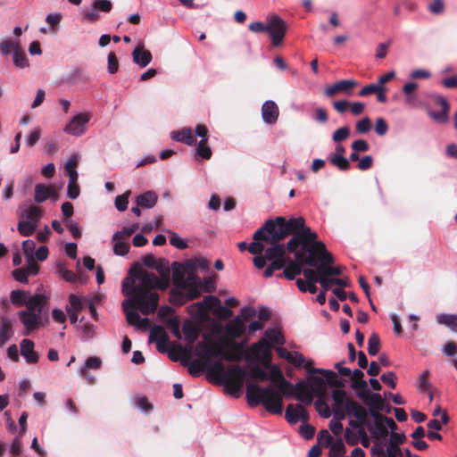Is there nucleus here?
<instances>
[{
	"instance_id": "412c9836",
	"label": "nucleus",
	"mask_w": 457,
	"mask_h": 457,
	"mask_svg": "<svg viewBox=\"0 0 457 457\" xmlns=\"http://www.w3.org/2000/svg\"><path fill=\"white\" fill-rule=\"evenodd\" d=\"M21 354L29 364H35L38 361V353L34 350L35 344L30 339H22L21 344Z\"/></svg>"
},
{
	"instance_id": "0eeeda50",
	"label": "nucleus",
	"mask_w": 457,
	"mask_h": 457,
	"mask_svg": "<svg viewBox=\"0 0 457 457\" xmlns=\"http://www.w3.org/2000/svg\"><path fill=\"white\" fill-rule=\"evenodd\" d=\"M286 218L279 216L275 220H268L262 228L253 234L254 240L265 243H278L288 236Z\"/></svg>"
},
{
	"instance_id": "4468645a",
	"label": "nucleus",
	"mask_w": 457,
	"mask_h": 457,
	"mask_svg": "<svg viewBox=\"0 0 457 457\" xmlns=\"http://www.w3.org/2000/svg\"><path fill=\"white\" fill-rule=\"evenodd\" d=\"M345 411L348 416L354 417V422L360 423V426H366L368 424L369 412L358 402L348 400Z\"/></svg>"
},
{
	"instance_id": "f03ea898",
	"label": "nucleus",
	"mask_w": 457,
	"mask_h": 457,
	"mask_svg": "<svg viewBox=\"0 0 457 457\" xmlns=\"http://www.w3.org/2000/svg\"><path fill=\"white\" fill-rule=\"evenodd\" d=\"M246 398L251 406L262 404L271 414H281L283 411V400L279 393L272 387H261L253 384L246 386Z\"/></svg>"
},
{
	"instance_id": "49530a36",
	"label": "nucleus",
	"mask_w": 457,
	"mask_h": 457,
	"mask_svg": "<svg viewBox=\"0 0 457 457\" xmlns=\"http://www.w3.org/2000/svg\"><path fill=\"white\" fill-rule=\"evenodd\" d=\"M328 160L332 165L337 167L342 171L348 170L351 168L349 160L345 156L329 155Z\"/></svg>"
},
{
	"instance_id": "a211bd4d",
	"label": "nucleus",
	"mask_w": 457,
	"mask_h": 457,
	"mask_svg": "<svg viewBox=\"0 0 457 457\" xmlns=\"http://www.w3.org/2000/svg\"><path fill=\"white\" fill-rule=\"evenodd\" d=\"M270 245V247H268L265 250V257L268 261L272 262H281L286 264V251L287 246L284 245L278 244V243H269Z\"/></svg>"
},
{
	"instance_id": "c85d7f7f",
	"label": "nucleus",
	"mask_w": 457,
	"mask_h": 457,
	"mask_svg": "<svg viewBox=\"0 0 457 457\" xmlns=\"http://www.w3.org/2000/svg\"><path fill=\"white\" fill-rule=\"evenodd\" d=\"M21 217L37 225L42 217V210L35 204H29L21 212Z\"/></svg>"
},
{
	"instance_id": "3c124183",
	"label": "nucleus",
	"mask_w": 457,
	"mask_h": 457,
	"mask_svg": "<svg viewBox=\"0 0 457 457\" xmlns=\"http://www.w3.org/2000/svg\"><path fill=\"white\" fill-rule=\"evenodd\" d=\"M13 63L18 68H26L29 67V63L25 53L20 47L18 50L14 51L12 54Z\"/></svg>"
},
{
	"instance_id": "473e14b6",
	"label": "nucleus",
	"mask_w": 457,
	"mask_h": 457,
	"mask_svg": "<svg viewBox=\"0 0 457 457\" xmlns=\"http://www.w3.org/2000/svg\"><path fill=\"white\" fill-rule=\"evenodd\" d=\"M32 296L23 290H12L10 295V301L14 305H26L27 308L28 303L30 302Z\"/></svg>"
},
{
	"instance_id": "13d9d810",
	"label": "nucleus",
	"mask_w": 457,
	"mask_h": 457,
	"mask_svg": "<svg viewBox=\"0 0 457 457\" xmlns=\"http://www.w3.org/2000/svg\"><path fill=\"white\" fill-rule=\"evenodd\" d=\"M350 136V129L347 126L341 127L332 134V140L336 143L345 140Z\"/></svg>"
},
{
	"instance_id": "bf43d9fd",
	"label": "nucleus",
	"mask_w": 457,
	"mask_h": 457,
	"mask_svg": "<svg viewBox=\"0 0 457 457\" xmlns=\"http://www.w3.org/2000/svg\"><path fill=\"white\" fill-rule=\"evenodd\" d=\"M315 267H316V270H312V269H309V268L302 270V273L303 274V276L308 283L318 282L320 278V275L319 273V265H317Z\"/></svg>"
},
{
	"instance_id": "4d7b16f0",
	"label": "nucleus",
	"mask_w": 457,
	"mask_h": 457,
	"mask_svg": "<svg viewBox=\"0 0 457 457\" xmlns=\"http://www.w3.org/2000/svg\"><path fill=\"white\" fill-rule=\"evenodd\" d=\"M277 386L280 392L286 396H290L295 392V386L291 382L285 379L284 377L281 378Z\"/></svg>"
},
{
	"instance_id": "e433bc0d",
	"label": "nucleus",
	"mask_w": 457,
	"mask_h": 457,
	"mask_svg": "<svg viewBox=\"0 0 457 457\" xmlns=\"http://www.w3.org/2000/svg\"><path fill=\"white\" fill-rule=\"evenodd\" d=\"M207 371L214 376L222 377L224 378V374L227 370H225V366L220 360L215 361L213 362H205Z\"/></svg>"
},
{
	"instance_id": "f257e3e1",
	"label": "nucleus",
	"mask_w": 457,
	"mask_h": 457,
	"mask_svg": "<svg viewBox=\"0 0 457 457\" xmlns=\"http://www.w3.org/2000/svg\"><path fill=\"white\" fill-rule=\"evenodd\" d=\"M168 287L167 278L159 280L153 272L141 270L131 272V277L122 281V294L126 299L121 306L128 323L145 329L149 326V319L142 318L137 310L144 315L154 313L159 304V295L154 289L165 290Z\"/></svg>"
},
{
	"instance_id": "58836bf2",
	"label": "nucleus",
	"mask_w": 457,
	"mask_h": 457,
	"mask_svg": "<svg viewBox=\"0 0 457 457\" xmlns=\"http://www.w3.org/2000/svg\"><path fill=\"white\" fill-rule=\"evenodd\" d=\"M349 426L355 430H358L359 442L363 447H368L370 445V439L366 430L364 429V426H360V423L354 422V420H349Z\"/></svg>"
},
{
	"instance_id": "cd10ccee",
	"label": "nucleus",
	"mask_w": 457,
	"mask_h": 457,
	"mask_svg": "<svg viewBox=\"0 0 457 457\" xmlns=\"http://www.w3.org/2000/svg\"><path fill=\"white\" fill-rule=\"evenodd\" d=\"M366 427L375 440L386 439L388 436V430L384 420L368 423Z\"/></svg>"
},
{
	"instance_id": "39448f33",
	"label": "nucleus",
	"mask_w": 457,
	"mask_h": 457,
	"mask_svg": "<svg viewBox=\"0 0 457 457\" xmlns=\"http://www.w3.org/2000/svg\"><path fill=\"white\" fill-rule=\"evenodd\" d=\"M197 355L202 357L205 362H210L214 357H221L229 361H237L241 358V350L238 345L219 344L216 342L206 343L200 341L195 346Z\"/></svg>"
},
{
	"instance_id": "6e6552de",
	"label": "nucleus",
	"mask_w": 457,
	"mask_h": 457,
	"mask_svg": "<svg viewBox=\"0 0 457 457\" xmlns=\"http://www.w3.org/2000/svg\"><path fill=\"white\" fill-rule=\"evenodd\" d=\"M200 295V278L195 274H189L177 288L170 290V302L180 305L188 300L197 298Z\"/></svg>"
},
{
	"instance_id": "ea45409f",
	"label": "nucleus",
	"mask_w": 457,
	"mask_h": 457,
	"mask_svg": "<svg viewBox=\"0 0 457 457\" xmlns=\"http://www.w3.org/2000/svg\"><path fill=\"white\" fill-rule=\"evenodd\" d=\"M169 340L168 334L161 326H154L151 328L149 333V342H163Z\"/></svg>"
},
{
	"instance_id": "423d86ee",
	"label": "nucleus",
	"mask_w": 457,
	"mask_h": 457,
	"mask_svg": "<svg viewBox=\"0 0 457 457\" xmlns=\"http://www.w3.org/2000/svg\"><path fill=\"white\" fill-rule=\"evenodd\" d=\"M295 259L302 263H307L308 266L329 265L334 262V258L324 243L317 239L310 243L307 247L300 248Z\"/></svg>"
},
{
	"instance_id": "8fccbe9b",
	"label": "nucleus",
	"mask_w": 457,
	"mask_h": 457,
	"mask_svg": "<svg viewBox=\"0 0 457 457\" xmlns=\"http://www.w3.org/2000/svg\"><path fill=\"white\" fill-rule=\"evenodd\" d=\"M186 266L192 271H195L196 270H205L209 267V262L206 258L199 257L188 261L186 263Z\"/></svg>"
},
{
	"instance_id": "20e7f679",
	"label": "nucleus",
	"mask_w": 457,
	"mask_h": 457,
	"mask_svg": "<svg viewBox=\"0 0 457 457\" xmlns=\"http://www.w3.org/2000/svg\"><path fill=\"white\" fill-rule=\"evenodd\" d=\"M46 297L43 294H36L31 297L28 307L18 312L21 323L24 327L23 335L29 336L40 327L45 326L42 318V312L46 303Z\"/></svg>"
},
{
	"instance_id": "b1692460",
	"label": "nucleus",
	"mask_w": 457,
	"mask_h": 457,
	"mask_svg": "<svg viewBox=\"0 0 457 457\" xmlns=\"http://www.w3.org/2000/svg\"><path fill=\"white\" fill-rule=\"evenodd\" d=\"M56 191L52 186H46L40 183L35 186L34 199L38 204L45 202L50 197L56 198Z\"/></svg>"
},
{
	"instance_id": "7c9ffc66",
	"label": "nucleus",
	"mask_w": 457,
	"mask_h": 457,
	"mask_svg": "<svg viewBox=\"0 0 457 457\" xmlns=\"http://www.w3.org/2000/svg\"><path fill=\"white\" fill-rule=\"evenodd\" d=\"M157 195L153 191H146L137 197V204L143 208L151 209L157 203Z\"/></svg>"
},
{
	"instance_id": "5701e85b",
	"label": "nucleus",
	"mask_w": 457,
	"mask_h": 457,
	"mask_svg": "<svg viewBox=\"0 0 457 457\" xmlns=\"http://www.w3.org/2000/svg\"><path fill=\"white\" fill-rule=\"evenodd\" d=\"M436 102L441 106V110L439 112H429V116L437 123H445L448 120L449 104L441 96L436 97Z\"/></svg>"
},
{
	"instance_id": "338daca9",
	"label": "nucleus",
	"mask_w": 457,
	"mask_h": 457,
	"mask_svg": "<svg viewBox=\"0 0 457 457\" xmlns=\"http://www.w3.org/2000/svg\"><path fill=\"white\" fill-rule=\"evenodd\" d=\"M311 380L312 385L310 386L312 393H321L325 389V380L318 376H312Z\"/></svg>"
},
{
	"instance_id": "bb28decb",
	"label": "nucleus",
	"mask_w": 457,
	"mask_h": 457,
	"mask_svg": "<svg viewBox=\"0 0 457 457\" xmlns=\"http://www.w3.org/2000/svg\"><path fill=\"white\" fill-rule=\"evenodd\" d=\"M170 137L173 140L184 143L190 146L195 145L196 143L193 131L190 128H183L180 130L173 131L171 132Z\"/></svg>"
},
{
	"instance_id": "69168bd1",
	"label": "nucleus",
	"mask_w": 457,
	"mask_h": 457,
	"mask_svg": "<svg viewBox=\"0 0 457 457\" xmlns=\"http://www.w3.org/2000/svg\"><path fill=\"white\" fill-rule=\"evenodd\" d=\"M166 326L171 331V333L177 337L181 338L180 330H179V323L176 317H171L166 320Z\"/></svg>"
},
{
	"instance_id": "c756f323",
	"label": "nucleus",
	"mask_w": 457,
	"mask_h": 457,
	"mask_svg": "<svg viewBox=\"0 0 457 457\" xmlns=\"http://www.w3.org/2000/svg\"><path fill=\"white\" fill-rule=\"evenodd\" d=\"M418 87V84L415 82H407L403 87V93L405 96V103L410 106H415L418 103V96L415 91Z\"/></svg>"
},
{
	"instance_id": "f3484780",
	"label": "nucleus",
	"mask_w": 457,
	"mask_h": 457,
	"mask_svg": "<svg viewBox=\"0 0 457 457\" xmlns=\"http://www.w3.org/2000/svg\"><path fill=\"white\" fill-rule=\"evenodd\" d=\"M279 115V110L274 101L267 100L262 106V118L266 124H274L277 122Z\"/></svg>"
},
{
	"instance_id": "aec40b11",
	"label": "nucleus",
	"mask_w": 457,
	"mask_h": 457,
	"mask_svg": "<svg viewBox=\"0 0 457 457\" xmlns=\"http://www.w3.org/2000/svg\"><path fill=\"white\" fill-rule=\"evenodd\" d=\"M308 418V412L302 405L289 404L286 409V419L290 424H296L299 420L306 421Z\"/></svg>"
},
{
	"instance_id": "f8f14e48",
	"label": "nucleus",
	"mask_w": 457,
	"mask_h": 457,
	"mask_svg": "<svg viewBox=\"0 0 457 457\" xmlns=\"http://www.w3.org/2000/svg\"><path fill=\"white\" fill-rule=\"evenodd\" d=\"M270 345L266 338H261L252 345L250 354L264 366H269L271 361Z\"/></svg>"
},
{
	"instance_id": "6ab92c4d",
	"label": "nucleus",
	"mask_w": 457,
	"mask_h": 457,
	"mask_svg": "<svg viewBox=\"0 0 457 457\" xmlns=\"http://www.w3.org/2000/svg\"><path fill=\"white\" fill-rule=\"evenodd\" d=\"M357 85L353 79H342L325 88L326 96L331 97L339 92L349 94L351 90Z\"/></svg>"
},
{
	"instance_id": "864d4df0",
	"label": "nucleus",
	"mask_w": 457,
	"mask_h": 457,
	"mask_svg": "<svg viewBox=\"0 0 457 457\" xmlns=\"http://www.w3.org/2000/svg\"><path fill=\"white\" fill-rule=\"evenodd\" d=\"M196 154L202 159L209 160L211 158L212 150L207 145V141H205V139H201L199 141L197 145Z\"/></svg>"
},
{
	"instance_id": "c9c22d12",
	"label": "nucleus",
	"mask_w": 457,
	"mask_h": 457,
	"mask_svg": "<svg viewBox=\"0 0 457 457\" xmlns=\"http://www.w3.org/2000/svg\"><path fill=\"white\" fill-rule=\"evenodd\" d=\"M270 345H283L285 339L281 332L277 328H268L264 333V337Z\"/></svg>"
},
{
	"instance_id": "e2e57ef3",
	"label": "nucleus",
	"mask_w": 457,
	"mask_h": 457,
	"mask_svg": "<svg viewBox=\"0 0 457 457\" xmlns=\"http://www.w3.org/2000/svg\"><path fill=\"white\" fill-rule=\"evenodd\" d=\"M429 376V370H425L420 376L418 381V388L420 391H429L432 388L431 383L428 381V378Z\"/></svg>"
},
{
	"instance_id": "6e6d98bb",
	"label": "nucleus",
	"mask_w": 457,
	"mask_h": 457,
	"mask_svg": "<svg viewBox=\"0 0 457 457\" xmlns=\"http://www.w3.org/2000/svg\"><path fill=\"white\" fill-rule=\"evenodd\" d=\"M81 16L84 20L94 22L99 20V11L92 4L91 7L84 10L81 12Z\"/></svg>"
},
{
	"instance_id": "c03bdc74",
	"label": "nucleus",
	"mask_w": 457,
	"mask_h": 457,
	"mask_svg": "<svg viewBox=\"0 0 457 457\" xmlns=\"http://www.w3.org/2000/svg\"><path fill=\"white\" fill-rule=\"evenodd\" d=\"M183 365L188 366V372L193 377H197L201 374V372L206 369L205 363L204 364L199 360H193L189 363L186 361V360H182Z\"/></svg>"
},
{
	"instance_id": "4c0bfd02",
	"label": "nucleus",
	"mask_w": 457,
	"mask_h": 457,
	"mask_svg": "<svg viewBox=\"0 0 457 457\" xmlns=\"http://www.w3.org/2000/svg\"><path fill=\"white\" fill-rule=\"evenodd\" d=\"M332 400L336 407L343 408L344 410H345L347 401L352 399L346 396V393L345 390L335 389L332 392Z\"/></svg>"
},
{
	"instance_id": "09e8293b",
	"label": "nucleus",
	"mask_w": 457,
	"mask_h": 457,
	"mask_svg": "<svg viewBox=\"0 0 457 457\" xmlns=\"http://www.w3.org/2000/svg\"><path fill=\"white\" fill-rule=\"evenodd\" d=\"M288 362L295 367L304 366L306 369L311 368L313 363L312 361H306L304 356L298 352L292 353V357H290Z\"/></svg>"
},
{
	"instance_id": "2eb2a0df",
	"label": "nucleus",
	"mask_w": 457,
	"mask_h": 457,
	"mask_svg": "<svg viewBox=\"0 0 457 457\" xmlns=\"http://www.w3.org/2000/svg\"><path fill=\"white\" fill-rule=\"evenodd\" d=\"M102 366V360L96 356H91L87 358L84 365L79 368L78 373L80 377L84 378L88 384H94L96 381V378L88 373L90 370H99Z\"/></svg>"
},
{
	"instance_id": "72a5a7b5",
	"label": "nucleus",
	"mask_w": 457,
	"mask_h": 457,
	"mask_svg": "<svg viewBox=\"0 0 457 457\" xmlns=\"http://www.w3.org/2000/svg\"><path fill=\"white\" fill-rule=\"evenodd\" d=\"M436 321L439 324L445 325L453 332H457V315L455 314H438Z\"/></svg>"
},
{
	"instance_id": "dca6fc26",
	"label": "nucleus",
	"mask_w": 457,
	"mask_h": 457,
	"mask_svg": "<svg viewBox=\"0 0 457 457\" xmlns=\"http://www.w3.org/2000/svg\"><path fill=\"white\" fill-rule=\"evenodd\" d=\"M14 336L13 320L6 316L0 318V349Z\"/></svg>"
},
{
	"instance_id": "a878e982",
	"label": "nucleus",
	"mask_w": 457,
	"mask_h": 457,
	"mask_svg": "<svg viewBox=\"0 0 457 457\" xmlns=\"http://www.w3.org/2000/svg\"><path fill=\"white\" fill-rule=\"evenodd\" d=\"M133 62L140 67L147 66L152 61V54L144 46L138 45L132 52Z\"/></svg>"
},
{
	"instance_id": "79ce46f5",
	"label": "nucleus",
	"mask_w": 457,
	"mask_h": 457,
	"mask_svg": "<svg viewBox=\"0 0 457 457\" xmlns=\"http://www.w3.org/2000/svg\"><path fill=\"white\" fill-rule=\"evenodd\" d=\"M183 333L185 335V340L187 344L192 345L198 337L199 330L191 323L183 325Z\"/></svg>"
},
{
	"instance_id": "0e129e2a",
	"label": "nucleus",
	"mask_w": 457,
	"mask_h": 457,
	"mask_svg": "<svg viewBox=\"0 0 457 457\" xmlns=\"http://www.w3.org/2000/svg\"><path fill=\"white\" fill-rule=\"evenodd\" d=\"M137 229L138 224H132L129 228H123L122 230L115 232L112 236V239H117L119 237H124L125 239H128Z\"/></svg>"
},
{
	"instance_id": "a18cd8bd",
	"label": "nucleus",
	"mask_w": 457,
	"mask_h": 457,
	"mask_svg": "<svg viewBox=\"0 0 457 457\" xmlns=\"http://www.w3.org/2000/svg\"><path fill=\"white\" fill-rule=\"evenodd\" d=\"M115 243L113 245V253L119 256H125L129 251V245L127 243L124 237H119L112 239Z\"/></svg>"
},
{
	"instance_id": "393cba45",
	"label": "nucleus",
	"mask_w": 457,
	"mask_h": 457,
	"mask_svg": "<svg viewBox=\"0 0 457 457\" xmlns=\"http://www.w3.org/2000/svg\"><path fill=\"white\" fill-rule=\"evenodd\" d=\"M307 265V263H302L298 260L295 261L290 260L288 262L286 261V265L283 273L278 275V277L282 278L285 277L289 280H293L295 276L300 275L302 273V266Z\"/></svg>"
},
{
	"instance_id": "a19ab883",
	"label": "nucleus",
	"mask_w": 457,
	"mask_h": 457,
	"mask_svg": "<svg viewBox=\"0 0 457 457\" xmlns=\"http://www.w3.org/2000/svg\"><path fill=\"white\" fill-rule=\"evenodd\" d=\"M329 449V457H343V455L346 453V448L345 444L341 438L337 439L336 441H332Z\"/></svg>"
},
{
	"instance_id": "2f4dec72",
	"label": "nucleus",
	"mask_w": 457,
	"mask_h": 457,
	"mask_svg": "<svg viewBox=\"0 0 457 457\" xmlns=\"http://www.w3.org/2000/svg\"><path fill=\"white\" fill-rule=\"evenodd\" d=\"M358 396L364 401V403L370 406V408H375L377 410H383L384 400L382 396L374 393L372 395L358 394Z\"/></svg>"
},
{
	"instance_id": "4be33fe9",
	"label": "nucleus",
	"mask_w": 457,
	"mask_h": 457,
	"mask_svg": "<svg viewBox=\"0 0 457 457\" xmlns=\"http://www.w3.org/2000/svg\"><path fill=\"white\" fill-rule=\"evenodd\" d=\"M295 398L306 404H311L313 401L311 386L305 381H299L295 385Z\"/></svg>"
},
{
	"instance_id": "680f3d73",
	"label": "nucleus",
	"mask_w": 457,
	"mask_h": 457,
	"mask_svg": "<svg viewBox=\"0 0 457 457\" xmlns=\"http://www.w3.org/2000/svg\"><path fill=\"white\" fill-rule=\"evenodd\" d=\"M356 131L360 134H367L371 129V120L369 117H364L358 120L355 125Z\"/></svg>"
},
{
	"instance_id": "1a4fd4ad",
	"label": "nucleus",
	"mask_w": 457,
	"mask_h": 457,
	"mask_svg": "<svg viewBox=\"0 0 457 457\" xmlns=\"http://www.w3.org/2000/svg\"><path fill=\"white\" fill-rule=\"evenodd\" d=\"M245 370L239 366H228L224 374L223 383L228 392L238 397L243 388Z\"/></svg>"
},
{
	"instance_id": "5fc2aeb1",
	"label": "nucleus",
	"mask_w": 457,
	"mask_h": 457,
	"mask_svg": "<svg viewBox=\"0 0 457 457\" xmlns=\"http://www.w3.org/2000/svg\"><path fill=\"white\" fill-rule=\"evenodd\" d=\"M155 269L161 273V278H158L159 280H163L167 278L168 282H170V268L168 262L163 259L160 260L155 265Z\"/></svg>"
},
{
	"instance_id": "de8ad7c7",
	"label": "nucleus",
	"mask_w": 457,
	"mask_h": 457,
	"mask_svg": "<svg viewBox=\"0 0 457 457\" xmlns=\"http://www.w3.org/2000/svg\"><path fill=\"white\" fill-rule=\"evenodd\" d=\"M37 227V225L32 223L31 221L23 220L19 221L17 229L21 236L29 237L35 232Z\"/></svg>"
},
{
	"instance_id": "37998d69",
	"label": "nucleus",
	"mask_w": 457,
	"mask_h": 457,
	"mask_svg": "<svg viewBox=\"0 0 457 457\" xmlns=\"http://www.w3.org/2000/svg\"><path fill=\"white\" fill-rule=\"evenodd\" d=\"M20 47L21 46L18 40L5 39L0 44V53L3 55H8L11 53L13 54L14 51L18 50Z\"/></svg>"
},
{
	"instance_id": "774afa93",
	"label": "nucleus",
	"mask_w": 457,
	"mask_h": 457,
	"mask_svg": "<svg viewBox=\"0 0 457 457\" xmlns=\"http://www.w3.org/2000/svg\"><path fill=\"white\" fill-rule=\"evenodd\" d=\"M41 137V129L39 128H35L32 129L26 137V144L28 146L32 147L36 145V143L39 140Z\"/></svg>"
},
{
	"instance_id": "052dcab7",
	"label": "nucleus",
	"mask_w": 457,
	"mask_h": 457,
	"mask_svg": "<svg viewBox=\"0 0 457 457\" xmlns=\"http://www.w3.org/2000/svg\"><path fill=\"white\" fill-rule=\"evenodd\" d=\"M342 272L341 267H329L324 264H319V273L325 277L339 275Z\"/></svg>"
},
{
	"instance_id": "ddd939ff",
	"label": "nucleus",
	"mask_w": 457,
	"mask_h": 457,
	"mask_svg": "<svg viewBox=\"0 0 457 457\" xmlns=\"http://www.w3.org/2000/svg\"><path fill=\"white\" fill-rule=\"evenodd\" d=\"M91 116L86 113H79L72 117L69 123L64 127L63 131L73 137H79L85 134L87 124Z\"/></svg>"
},
{
	"instance_id": "f704fd0d",
	"label": "nucleus",
	"mask_w": 457,
	"mask_h": 457,
	"mask_svg": "<svg viewBox=\"0 0 457 457\" xmlns=\"http://www.w3.org/2000/svg\"><path fill=\"white\" fill-rule=\"evenodd\" d=\"M185 268L179 262H174L172 264V280L175 286L174 288H177L187 278L185 276Z\"/></svg>"
},
{
	"instance_id": "9b49d317",
	"label": "nucleus",
	"mask_w": 457,
	"mask_h": 457,
	"mask_svg": "<svg viewBox=\"0 0 457 457\" xmlns=\"http://www.w3.org/2000/svg\"><path fill=\"white\" fill-rule=\"evenodd\" d=\"M241 314L242 316H237L233 319L226 328L227 333L235 338L241 337L245 332V322L252 315L251 309L247 307L242 308Z\"/></svg>"
},
{
	"instance_id": "7ed1b4c3",
	"label": "nucleus",
	"mask_w": 457,
	"mask_h": 457,
	"mask_svg": "<svg viewBox=\"0 0 457 457\" xmlns=\"http://www.w3.org/2000/svg\"><path fill=\"white\" fill-rule=\"evenodd\" d=\"M286 226L287 227L288 235H293L287 244V249L295 254V258L300 248L307 247L310 243L318 237L316 232L305 226V220L303 217L286 220Z\"/></svg>"
},
{
	"instance_id": "603ef678",
	"label": "nucleus",
	"mask_w": 457,
	"mask_h": 457,
	"mask_svg": "<svg viewBox=\"0 0 457 457\" xmlns=\"http://www.w3.org/2000/svg\"><path fill=\"white\" fill-rule=\"evenodd\" d=\"M380 348V340L377 334H372L368 340V353L374 356L377 355Z\"/></svg>"
},
{
	"instance_id": "9d476101",
	"label": "nucleus",
	"mask_w": 457,
	"mask_h": 457,
	"mask_svg": "<svg viewBox=\"0 0 457 457\" xmlns=\"http://www.w3.org/2000/svg\"><path fill=\"white\" fill-rule=\"evenodd\" d=\"M267 33L270 34L273 46H279L287 32V24L283 19L278 15L269 16L267 18Z\"/></svg>"
}]
</instances>
